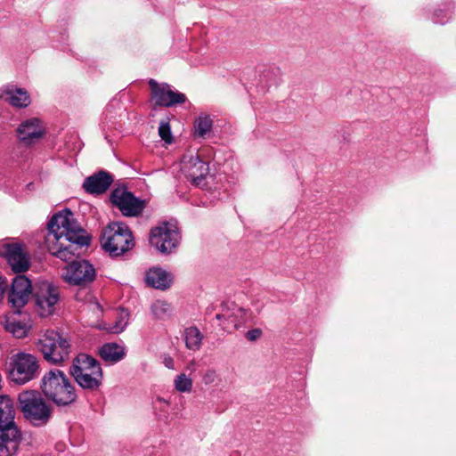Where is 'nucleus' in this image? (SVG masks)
<instances>
[{
  "mask_svg": "<svg viewBox=\"0 0 456 456\" xmlns=\"http://www.w3.org/2000/svg\"><path fill=\"white\" fill-rule=\"evenodd\" d=\"M102 248L111 256H118L134 246V236L129 227L118 222L110 224L101 238Z\"/></svg>",
  "mask_w": 456,
  "mask_h": 456,
  "instance_id": "6",
  "label": "nucleus"
},
{
  "mask_svg": "<svg viewBox=\"0 0 456 456\" xmlns=\"http://www.w3.org/2000/svg\"><path fill=\"white\" fill-rule=\"evenodd\" d=\"M38 358L28 353L20 352L11 357L9 379L16 385H25L39 375Z\"/></svg>",
  "mask_w": 456,
  "mask_h": 456,
  "instance_id": "7",
  "label": "nucleus"
},
{
  "mask_svg": "<svg viewBox=\"0 0 456 456\" xmlns=\"http://www.w3.org/2000/svg\"><path fill=\"white\" fill-rule=\"evenodd\" d=\"M99 354L103 361L113 364L125 358L126 350L124 346L111 342L102 346L99 349Z\"/></svg>",
  "mask_w": 456,
  "mask_h": 456,
  "instance_id": "20",
  "label": "nucleus"
},
{
  "mask_svg": "<svg viewBox=\"0 0 456 456\" xmlns=\"http://www.w3.org/2000/svg\"><path fill=\"white\" fill-rule=\"evenodd\" d=\"M5 329L18 338H21L27 334L26 325L20 322L8 321Z\"/></svg>",
  "mask_w": 456,
  "mask_h": 456,
  "instance_id": "27",
  "label": "nucleus"
},
{
  "mask_svg": "<svg viewBox=\"0 0 456 456\" xmlns=\"http://www.w3.org/2000/svg\"><path fill=\"white\" fill-rule=\"evenodd\" d=\"M174 383L175 388L180 393H189L192 389V380L184 373L177 375Z\"/></svg>",
  "mask_w": 456,
  "mask_h": 456,
  "instance_id": "26",
  "label": "nucleus"
},
{
  "mask_svg": "<svg viewBox=\"0 0 456 456\" xmlns=\"http://www.w3.org/2000/svg\"><path fill=\"white\" fill-rule=\"evenodd\" d=\"M24 418L35 427H42L51 419L53 409L37 390H24L18 395Z\"/></svg>",
  "mask_w": 456,
  "mask_h": 456,
  "instance_id": "5",
  "label": "nucleus"
},
{
  "mask_svg": "<svg viewBox=\"0 0 456 456\" xmlns=\"http://www.w3.org/2000/svg\"><path fill=\"white\" fill-rule=\"evenodd\" d=\"M261 335L262 330L260 329H253L246 333V338L249 341H256L261 337Z\"/></svg>",
  "mask_w": 456,
  "mask_h": 456,
  "instance_id": "32",
  "label": "nucleus"
},
{
  "mask_svg": "<svg viewBox=\"0 0 456 456\" xmlns=\"http://www.w3.org/2000/svg\"><path fill=\"white\" fill-rule=\"evenodd\" d=\"M212 119L208 115H200L194 122V134L198 137H204L212 128Z\"/></svg>",
  "mask_w": 456,
  "mask_h": 456,
  "instance_id": "24",
  "label": "nucleus"
},
{
  "mask_svg": "<svg viewBox=\"0 0 456 456\" xmlns=\"http://www.w3.org/2000/svg\"><path fill=\"white\" fill-rule=\"evenodd\" d=\"M182 171L192 184L204 187L205 180L209 174V167L199 155L189 156L183 159Z\"/></svg>",
  "mask_w": 456,
  "mask_h": 456,
  "instance_id": "13",
  "label": "nucleus"
},
{
  "mask_svg": "<svg viewBox=\"0 0 456 456\" xmlns=\"http://www.w3.org/2000/svg\"><path fill=\"white\" fill-rule=\"evenodd\" d=\"M151 310L153 314L159 319H165L170 316L172 313L171 305L168 303L160 300L156 301L152 305Z\"/></svg>",
  "mask_w": 456,
  "mask_h": 456,
  "instance_id": "25",
  "label": "nucleus"
},
{
  "mask_svg": "<svg viewBox=\"0 0 456 456\" xmlns=\"http://www.w3.org/2000/svg\"><path fill=\"white\" fill-rule=\"evenodd\" d=\"M47 229L45 244L49 252L65 262L73 259L78 247L90 243V237L69 208L53 215Z\"/></svg>",
  "mask_w": 456,
  "mask_h": 456,
  "instance_id": "1",
  "label": "nucleus"
},
{
  "mask_svg": "<svg viewBox=\"0 0 456 456\" xmlns=\"http://www.w3.org/2000/svg\"><path fill=\"white\" fill-rule=\"evenodd\" d=\"M159 135L166 142L170 144L173 142L170 125L168 122L161 120L159 127Z\"/></svg>",
  "mask_w": 456,
  "mask_h": 456,
  "instance_id": "28",
  "label": "nucleus"
},
{
  "mask_svg": "<svg viewBox=\"0 0 456 456\" xmlns=\"http://www.w3.org/2000/svg\"><path fill=\"white\" fill-rule=\"evenodd\" d=\"M40 388L43 395L58 406H68L77 398L69 379L59 369L50 370L43 376Z\"/></svg>",
  "mask_w": 456,
  "mask_h": 456,
  "instance_id": "2",
  "label": "nucleus"
},
{
  "mask_svg": "<svg viewBox=\"0 0 456 456\" xmlns=\"http://www.w3.org/2000/svg\"><path fill=\"white\" fill-rule=\"evenodd\" d=\"M145 280L149 286L162 290L169 288L172 283L171 275L161 268L151 269Z\"/></svg>",
  "mask_w": 456,
  "mask_h": 456,
  "instance_id": "21",
  "label": "nucleus"
},
{
  "mask_svg": "<svg viewBox=\"0 0 456 456\" xmlns=\"http://www.w3.org/2000/svg\"><path fill=\"white\" fill-rule=\"evenodd\" d=\"M180 241V233L175 224L163 222L151 230L150 243L159 252L169 254Z\"/></svg>",
  "mask_w": 456,
  "mask_h": 456,
  "instance_id": "8",
  "label": "nucleus"
},
{
  "mask_svg": "<svg viewBox=\"0 0 456 456\" xmlns=\"http://www.w3.org/2000/svg\"><path fill=\"white\" fill-rule=\"evenodd\" d=\"M110 201L125 216H139L145 208V201L135 197L125 186H118L111 191Z\"/></svg>",
  "mask_w": 456,
  "mask_h": 456,
  "instance_id": "9",
  "label": "nucleus"
},
{
  "mask_svg": "<svg viewBox=\"0 0 456 456\" xmlns=\"http://www.w3.org/2000/svg\"><path fill=\"white\" fill-rule=\"evenodd\" d=\"M127 322L124 320L122 316L119 321H117L115 325L109 329V331L111 333H120L124 330L126 326Z\"/></svg>",
  "mask_w": 456,
  "mask_h": 456,
  "instance_id": "31",
  "label": "nucleus"
},
{
  "mask_svg": "<svg viewBox=\"0 0 456 456\" xmlns=\"http://www.w3.org/2000/svg\"><path fill=\"white\" fill-rule=\"evenodd\" d=\"M4 100L16 108H25L30 103L28 92L21 88H7L4 92Z\"/></svg>",
  "mask_w": 456,
  "mask_h": 456,
  "instance_id": "22",
  "label": "nucleus"
},
{
  "mask_svg": "<svg viewBox=\"0 0 456 456\" xmlns=\"http://www.w3.org/2000/svg\"><path fill=\"white\" fill-rule=\"evenodd\" d=\"M243 314V309L241 308H236V313H233V314H216V318L217 320H222V319H225L227 321H229L231 323L233 324L234 328H238L240 324V322H239L237 320V317L239 315H242Z\"/></svg>",
  "mask_w": 456,
  "mask_h": 456,
  "instance_id": "29",
  "label": "nucleus"
},
{
  "mask_svg": "<svg viewBox=\"0 0 456 456\" xmlns=\"http://www.w3.org/2000/svg\"><path fill=\"white\" fill-rule=\"evenodd\" d=\"M113 183V176L107 171L101 170L85 179L83 188L91 194L104 193Z\"/></svg>",
  "mask_w": 456,
  "mask_h": 456,
  "instance_id": "17",
  "label": "nucleus"
},
{
  "mask_svg": "<svg viewBox=\"0 0 456 456\" xmlns=\"http://www.w3.org/2000/svg\"><path fill=\"white\" fill-rule=\"evenodd\" d=\"M21 436L17 426L0 428V456H12L16 453Z\"/></svg>",
  "mask_w": 456,
  "mask_h": 456,
  "instance_id": "16",
  "label": "nucleus"
},
{
  "mask_svg": "<svg viewBox=\"0 0 456 456\" xmlns=\"http://www.w3.org/2000/svg\"><path fill=\"white\" fill-rule=\"evenodd\" d=\"M4 256L11 269L16 273H24L30 266V257L24 245L10 243L5 245Z\"/></svg>",
  "mask_w": 456,
  "mask_h": 456,
  "instance_id": "15",
  "label": "nucleus"
},
{
  "mask_svg": "<svg viewBox=\"0 0 456 456\" xmlns=\"http://www.w3.org/2000/svg\"><path fill=\"white\" fill-rule=\"evenodd\" d=\"M35 345L44 359L51 364L60 365L69 358V341L53 330L41 332Z\"/></svg>",
  "mask_w": 456,
  "mask_h": 456,
  "instance_id": "4",
  "label": "nucleus"
},
{
  "mask_svg": "<svg viewBox=\"0 0 456 456\" xmlns=\"http://www.w3.org/2000/svg\"><path fill=\"white\" fill-rule=\"evenodd\" d=\"M184 337L187 348L191 350H197L200 348L202 340V335L198 328H187L184 332Z\"/></svg>",
  "mask_w": 456,
  "mask_h": 456,
  "instance_id": "23",
  "label": "nucleus"
},
{
  "mask_svg": "<svg viewBox=\"0 0 456 456\" xmlns=\"http://www.w3.org/2000/svg\"><path fill=\"white\" fill-rule=\"evenodd\" d=\"M69 373L83 389L96 391L102 384L103 373L101 364L94 357L78 354L69 368Z\"/></svg>",
  "mask_w": 456,
  "mask_h": 456,
  "instance_id": "3",
  "label": "nucleus"
},
{
  "mask_svg": "<svg viewBox=\"0 0 456 456\" xmlns=\"http://www.w3.org/2000/svg\"><path fill=\"white\" fill-rule=\"evenodd\" d=\"M217 374L214 370H208L202 376V381L205 385H210L216 382Z\"/></svg>",
  "mask_w": 456,
  "mask_h": 456,
  "instance_id": "30",
  "label": "nucleus"
},
{
  "mask_svg": "<svg viewBox=\"0 0 456 456\" xmlns=\"http://www.w3.org/2000/svg\"><path fill=\"white\" fill-rule=\"evenodd\" d=\"M17 134L19 139L26 144H30L35 139L41 138L44 130L40 120L33 118L22 122L17 129Z\"/></svg>",
  "mask_w": 456,
  "mask_h": 456,
  "instance_id": "18",
  "label": "nucleus"
},
{
  "mask_svg": "<svg viewBox=\"0 0 456 456\" xmlns=\"http://www.w3.org/2000/svg\"><path fill=\"white\" fill-rule=\"evenodd\" d=\"M59 298L60 294L56 287L48 282L40 283L35 292V301L39 314L42 317L52 314Z\"/></svg>",
  "mask_w": 456,
  "mask_h": 456,
  "instance_id": "14",
  "label": "nucleus"
},
{
  "mask_svg": "<svg viewBox=\"0 0 456 456\" xmlns=\"http://www.w3.org/2000/svg\"><path fill=\"white\" fill-rule=\"evenodd\" d=\"M149 86L151 91V99L155 106L172 107L185 102V94L173 91L168 84H159L156 80L151 79Z\"/></svg>",
  "mask_w": 456,
  "mask_h": 456,
  "instance_id": "11",
  "label": "nucleus"
},
{
  "mask_svg": "<svg viewBox=\"0 0 456 456\" xmlns=\"http://www.w3.org/2000/svg\"><path fill=\"white\" fill-rule=\"evenodd\" d=\"M164 364L168 369H174V360L169 356L164 359Z\"/></svg>",
  "mask_w": 456,
  "mask_h": 456,
  "instance_id": "34",
  "label": "nucleus"
},
{
  "mask_svg": "<svg viewBox=\"0 0 456 456\" xmlns=\"http://www.w3.org/2000/svg\"><path fill=\"white\" fill-rule=\"evenodd\" d=\"M33 288L31 281L25 275H17L12 279L8 292V303L17 313L24 307L32 294Z\"/></svg>",
  "mask_w": 456,
  "mask_h": 456,
  "instance_id": "10",
  "label": "nucleus"
},
{
  "mask_svg": "<svg viewBox=\"0 0 456 456\" xmlns=\"http://www.w3.org/2000/svg\"><path fill=\"white\" fill-rule=\"evenodd\" d=\"M63 277L72 285L85 286L95 279V269L88 261H72L66 266Z\"/></svg>",
  "mask_w": 456,
  "mask_h": 456,
  "instance_id": "12",
  "label": "nucleus"
},
{
  "mask_svg": "<svg viewBox=\"0 0 456 456\" xmlns=\"http://www.w3.org/2000/svg\"><path fill=\"white\" fill-rule=\"evenodd\" d=\"M15 412L13 400L7 395H0V428L16 426Z\"/></svg>",
  "mask_w": 456,
  "mask_h": 456,
  "instance_id": "19",
  "label": "nucleus"
},
{
  "mask_svg": "<svg viewBox=\"0 0 456 456\" xmlns=\"http://www.w3.org/2000/svg\"><path fill=\"white\" fill-rule=\"evenodd\" d=\"M7 288V283L4 280V278H3L2 276H0V301L3 299L4 297V293L5 291Z\"/></svg>",
  "mask_w": 456,
  "mask_h": 456,
  "instance_id": "33",
  "label": "nucleus"
}]
</instances>
